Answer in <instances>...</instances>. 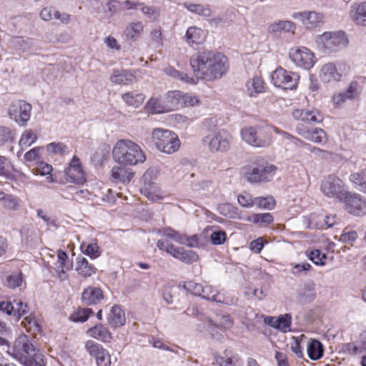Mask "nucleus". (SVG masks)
Segmentation results:
<instances>
[{"mask_svg":"<svg viewBox=\"0 0 366 366\" xmlns=\"http://www.w3.org/2000/svg\"><path fill=\"white\" fill-rule=\"evenodd\" d=\"M9 162L3 156H0V177H5L7 179H12L13 175L8 171Z\"/></svg>","mask_w":366,"mask_h":366,"instance_id":"obj_52","label":"nucleus"},{"mask_svg":"<svg viewBox=\"0 0 366 366\" xmlns=\"http://www.w3.org/2000/svg\"><path fill=\"white\" fill-rule=\"evenodd\" d=\"M103 299V291L99 287H88L81 294L82 302L86 305H97Z\"/></svg>","mask_w":366,"mask_h":366,"instance_id":"obj_22","label":"nucleus"},{"mask_svg":"<svg viewBox=\"0 0 366 366\" xmlns=\"http://www.w3.org/2000/svg\"><path fill=\"white\" fill-rule=\"evenodd\" d=\"M87 332L93 338L104 342H109L112 338L111 332L103 325H97L89 329Z\"/></svg>","mask_w":366,"mask_h":366,"instance_id":"obj_27","label":"nucleus"},{"mask_svg":"<svg viewBox=\"0 0 366 366\" xmlns=\"http://www.w3.org/2000/svg\"><path fill=\"white\" fill-rule=\"evenodd\" d=\"M264 247L263 240L262 238H258L251 242L249 249L254 253H259Z\"/></svg>","mask_w":366,"mask_h":366,"instance_id":"obj_63","label":"nucleus"},{"mask_svg":"<svg viewBox=\"0 0 366 366\" xmlns=\"http://www.w3.org/2000/svg\"><path fill=\"white\" fill-rule=\"evenodd\" d=\"M292 114L296 120L305 122L320 123L324 119L323 115L317 109H295Z\"/></svg>","mask_w":366,"mask_h":366,"instance_id":"obj_19","label":"nucleus"},{"mask_svg":"<svg viewBox=\"0 0 366 366\" xmlns=\"http://www.w3.org/2000/svg\"><path fill=\"white\" fill-rule=\"evenodd\" d=\"M341 202L345 204L348 212L360 216L366 213V202L362 200L360 195L347 192L341 197Z\"/></svg>","mask_w":366,"mask_h":366,"instance_id":"obj_15","label":"nucleus"},{"mask_svg":"<svg viewBox=\"0 0 366 366\" xmlns=\"http://www.w3.org/2000/svg\"><path fill=\"white\" fill-rule=\"evenodd\" d=\"M46 150L49 154H64L69 153L68 147L61 142H51L46 146Z\"/></svg>","mask_w":366,"mask_h":366,"instance_id":"obj_43","label":"nucleus"},{"mask_svg":"<svg viewBox=\"0 0 366 366\" xmlns=\"http://www.w3.org/2000/svg\"><path fill=\"white\" fill-rule=\"evenodd\" d=\"M144 30V25L141 21L129 23L125 28L124 35L127 41L134 42L139 39Z\"/></svg>","mask_w":366,"mask_h":366,"instance_id":"obj_24","label":"nucleus"},{"mask_svg":"<svg viewBox=\"0 0 366 366\" xmlns=\"http://www.w3.org/2000/svg\"><path fill=\"white\" fill-rule=\"evenodd\" d=\"M15 132L11 128L0 126V146H3L6 143L13 142L15 139Z\"/></svg>","mask_w":366,"mask_h":366,"instance_id":"obj_38","label":"nucleus"},{"mask_svg":"<svg viewBox=\"0 0 366 366\" xmlns=\"http://www.w3.org/2000/svg\"><path fill=\"white\" fill-rule=\"evenodd\" d=\"M84 254L89 256L92 259H95L100 256L101 252L99 250V247L97 243H90L86 246V248L84 251Z\"/></svg>","mask_w":366,"mask_h":366,"instance_id":"obj_55","label":"nucleus"},{"mask_svg":"<svg viewBox=\"0 0 366 366\" xmlns=\"http://www.w3.org/2000/svg\"><path fill=\"white\" fill-rule=\"evenodd\" d=\"M348 69L347 65L343 62L339 63L337 65L332 62L327 63L322 67L320 77L324 82L339 81L343 75L346 74Z\"/></svg>","mask_w":366,"mask_h":366,"instance_id":"obj_13","label":"nucleus"},{"mask_svg":"<svg viewBox=\"0 0 366 366\" xmlns=\"http://www.w3.org/2000/svg\"><path fill=\"white\" fill-rule=\"evenodd\" d=\"M40 149V147H35L31 149L24 154V159L29 162L38 159L39 158V152Z\"/></svg>","mask_w":366,"mask_h":366,"instance_id":"obj_62","label":"nucleus"},{"mask_svg":"<svg viewBox=\"0 0 366 366\" xmlns=\"http://www.w3.org/2000/svg\"><path fill=\"white\" fill-rule=\"evenodd\" d=\"M322 344L317 340H312L307 345V355L312 360H317L323 356Z\"/></svg>","mask_w":366,"mask_h":366,"instance_id":"obj_29","label":"nucleus"},{"mask_svg":"<svg viewBox=\"0 0 366 366\" xmlns=\"http://www.w3.org/2000/svg\"><path fill=\"white\" fill-rule=\"evenodd\" d=\"M220 296L219 292H216L210 285L202 286V292L200 297L204 299L212 301H217V298Z\"/></svg>","mask_w":366,"mask_h":366,"instance_id":"obj_49","label":"nucleus"},{"mask_svg":"<svg viewBox=\"0 0 366 366\" xmlns=\"http://www.w3.org/2000/svg\"><path fill=\"white\" fill-rule=\"evenodd\" d=\"M147 106L149 110H150L152 113H162L167 109H164L163 107L161 106V101L157 98H151L148 102Z\"/></svg>","mask_w":366,"mask_h":366,"instance_id":"obj_54","label":"nucleus"},{"mask_svg":"<svg viewBox=\"0 0 366 366\" xmlns=\"http://www.w3.org/2000/svg\"><path fill=\"white\" fill-rule=\"evenodd\" d=\"M291 319L292 317L290 314L279 316L277 323V330H280L283 332L289 331L290 330Z\"/></svg>","mask_w":366,"mask_h":366,"instance_id":"obj_46","label":"nucleus"},{"mask_svg":"<svg viewBox=\"0 0 366 366\" xmlns=\"http://www.w3.org/2000/svg\"><path fill=\"white\" fill-rule=\"evenodd\" d=\"M184 7L192 13L208 17L211 15V9L208 5L193 3H184Z\"/></svg>","mask_w":366,"mask_h":366,"instance_id":"obj_34","label":"nucleus"},{"mask_svg":"<svg viewBox=\"0 0 366 366\" xmlns=\"http://www.w3.org/2000/svg\"><path fill=\"white\" fill-rule=\"evenodd\" d=\"M224 357L216 356L215 361L217 366H229L232 365V359L227 355V350L224 351Z\"/></svg>","mask_w":366,"mask_h":366,"instance_id":"obj_61","label":"nucleus"},{"mask_svg":"<svg viewBox=\"0 0 366 366\" xmlns=\"http://www.w3.org/2000/svg\"><path fill=\"white\" fill-rule=\"evenodd\" d=\"M24 366H44V355L34 344V340L24 334L20 335L8 351Z\"/></svg>","mask_w":366,"mask_h":366,"instance_id":"obj_2","label":"nucleus"},{"mask_svg":"<svg viewBox=\"0 0 366 366\" xmlns=\"http://www.w3.org/2000/svg\"><path fill=\"white\" fill-rule=\"evenodd\" d=\"M16 308L14 310V314L20 318L21 316L26 313L27 305L24 303L21 300H14Z\"/></svg>","mask_w":366,"mask_h":366,"instance_id":"obj_59","label":"nucleus"},{"mask_svg":"<svg viewBox=\"0 0 366 366\" xmlns=\"http://www.w3.org/2000/svg\"><path fill=\"white\" fill-rule=\"evenodd\" d=\"M64 172L67 179L71 182L82 184L86 182L85 173L82 169L80 159L76 156L73 157Z\"/></svg>","mask_w":366,"mask_h":366,"instance_id":"obj_17","label":"nucleus"},{"mask_svg":"<svg viewBox=\"0 0 366 366\" xmlns=\"http://www.w3.org/2000/svg\"><path fill=\"white\" fill-rule=\"evenodd\" d=\"M108 322L113 327H121L126 322L124 312L119 305H114L108 316Z\"/></svg>","mask_w":366,"mask_h":366,"instance_id":"obj_25","label":"nucleus"},{"mask_svg":"<svg viewBox=\"0 0 366 366\" xmlns=\"http://www.w3.org/2000/svg\"><path fill=\"white\" fill-rule=\"evenodd\" d=\"M312 269L310 264L307 262H302L295 264L291 269V273L296 276H301L302 274H307L309 271Z\"/></svg>","mask_w":366,"mask_h":366,"instance_id":"obj_48","label":"nucleus"},{"mask_svg":"<svg viewBox=\"0 0 366 366\" xmlns=\"http://www.w3.org/2000/svg\"><path fill=\"white\" fill-rule=\"evenodd\" d=\"M92 314H93V311L90 308H79L71 317L74 322H84L89 319Z\"/></svg>","mask_w":366,"mask_h":366,"instance_id":"obj_44","label":"nucleus"},{"mask_svg":"<svg viewBox=\"0 0 366 366\" xmlns=\"http://www.w3.org/2000/svg\"><path fill=\"white\" fill-rule=\"evenodd\" d=\"M112 154L114 159L124 166H134L146 160L141 147L129 139L119 140L113 148Z\"/></svg>","mask_w":366,"mask_h":366,"instance_id":"obj_3","label":"nucleus"},{"mask_svg":"<svg viewBox=\"0 0 366 366\" xmlns=\"http://www.w3.org/2000/svg\"><path fill=\"white\" fill-rule=\"evenodd\" d=\"M76 270L83 277H91L96 272V267L89 264L85 257H78L76 258Z\"/></svg>","mask_w":366,"mask_h":366,"instance_id":"obj_26","label":"nucleus"},{"mask_svg":"<svg viewBox=\"0 0 366 366\" xmlns=\"http://www.w3.org/2000/svg\"><path fill=\"white\" fill-rule=\"evenodd\" d=\"M289 56L292 61L297 66L304 69H310L315 63V56L306 47H294L290 50Z\"/></svg>","mask_w":366,"mask_h":366,"instance_id":"obj_11","label":"nucleus"},{"mask_svg":"<svg viewBox=\"0 0 366 366\" xmlns=\"http://www.w3.org/2000/svg\"><path fill=\"white\" fill-rule=\"evenodd\" d=\"M185 38L189 44H202L205 40V34L199 28L190 26L186 31Z\"/></svg>","mask_w":366,"mask_h":366,"instance_id":"obj_28","label":"nucleus"},{"mask_svg":"<svg viewBox=\"0 0 366 366\" xmlns=\"http://www.w3.org/2000/svg\"><path fill=\"white\" fill-rule=\"evenodd\" d=\"M109 79L114 84L129 85L136 81L135 71L125 69H114Z\"/></svg>","mask_w":366,"mask_h":366,"instance_id":"obj_20","label":"nucleus"},{"mask_svg":"<svg viewBox=\"0 0 366 366\" xmlns=\"http://www.w3.org/2000/svg\"><path fill=\"white\" fill-rule=\"evenodd\" d=\"M227 236L224 231L218 230L213 232L210 235L211 243L214 245L223 244L226 240Z\"/></svg>","mask_w":366,"mask_h":366,"instance_id":"obj_53","label":"nucleus"},{"mask_svg":"<svg viewBox=\"0 0 366 366\" xmlns=\"http://www.w3.org/2000/svg\"><path fill=\"white\" fill-rule=\"evenodd\" d=\"M241 135L244 141L256 147H268L271 143V137L267 132L259 127L243 128Z\"/></svg>","mask_w":366,"mask_h":366,"instance_id":"obj_9","label":"nucleus"},{"mask_svg":"<svg viewBox=\"0 0 366 366\" xmlns=\"http://www.w3.org/2000/svg\"><path fill=\"white\" fill-rule=\"evenodd\" d=\"M316 42L323 53L331 54L347 47L349 40L342 31H326L317 37Z\"/></svg>","mask_w":366,"mask_h":366,"instance_id":"obj_4","label":"nucleus"},{"mask_svg":"<svg viewBox=\"0 0 366 366\" xmlns=\"http://www.w3.org/2000/svg\"><path fill=\"white\" fill-rule=\"evenodd\" d=\"M247 88L249 96H255L264 92V81L261 77L254 76L247 82Z\"/></svg>","mask_w":366,"mask_h":366,"instance_id":"obj_32","label":"nucleus"},{"mask_svg":"<svg viewBox=\"0 0 366 366\" xmlns=\"http://www.w3.org/2000/svg\"><path fill=\"white\" fill-rule=\"evenodd\" d=\"M275 359L277 362L278 366H290L287 357L285 353L282 352H276Z\"/></svg>","mask_w":366,"mask_h":366,"instance_id":"obj_64","label":"nucleus"},{"mask_svg":"<svg viewBox=\"0 0 366 366\" xmlns=\"http://www.w3.org/2000/svg\"><path fill=\"white\" fill-rule=\"evenodd\" d=\"M276 171L272 164H259L248 166L244 173L246 179L251 184H259L270 181Z\"/></svg>","mask_w":366,"mask_h":366,"instance_id":"obj_6","label":"nucleus"},{"mask_svg":"<svg viewBox=\"0 0 366 366\" xmlns=\"http://www.w3.org/2000/svg\"><path fill=\"white\" fill-rule=\"evenodd\" d=\"M292 18L300 20L307 29H314L323 21L324 15L315 11H300L292 14Z\"/></svg>","mask_w":366,"mask_h":366,"instance_id":"obj_18","label":"nucleus"},{"mask_svg":"<svg viewBox=\"0 0 366 366\" xmlns=\"http://www.w3.org/2000/svg\"><path fill=\"white\" fill-rule=\"evenodd\" d=\"M189 64L196 78L207 81L220 79L228 70L226 56L209 50L199 51L192 54Z\"/></svg>","mask_w":366,"mask_h":366,"instance_id":"obj_1","label":"nucleus"},{"mask_svg":"<svg viewBox=\"0 0 366 366\" xmlns=\"http://www.w3.org/2000/svg\"><path fill=\"white\" fill-rule=\"evenodd\" d=\"M275 199L272 196L266 197H258L254 198V205L260 209H272L275 206Z\"/></svg>","mask_w":366,"mask_h":366,"instance_id":"obj_39","label":"nucleus"},{"mask_svg":"<svg viewBox=\"0 0 366 366\" xmlns=\"http://www.w3.org/2000/svg\"><path fill=\"white\" fill-rule=\"evenodd\" d=\"M134 173L130 168L119 164L114 166L111 171L112 179L115 183H128L131 181Z\"/></svg>","mask_w":366,"mask_h":366,"instance_id":"obj_21","label":"nucleus"},{"mask_svg":"<svg viewBox=\"0 0 366 366\" xmlns=\"http://www.w3.org/2000/svg\"><path fill=\"white\" fill-rule=\"evenodd\" d=\"M357 238V234L355 231H344L340 237V240L343 243L352 244Z\"/></svg>","mask_w":366,"mask_h":366,"instance_id":"obj_60","label":"nucleus"},{"mask_svg":"<svg viewBox=\"0 0 366 366\" xmlns=\"http://www.w3.org/2000/svg\"><path fill=\"white\" fill-rule=\"evenodd\" d=\"M122 98L127 104L134 107H139L144 100V94L134 92L122 94Z\"/></svg>","mask_w":366,"mask_h":366,"instance_id":"obj_33","label":"nucleus"},{"mask_svg":"<svg viewBox=\"0 0 366 366\" xmlns=\"http://www.w3.org/2000/svg\"><path fill=\"white\" fill-rule=\"evenodd\" d=\"M22 282V273L21 272H12L6 277L4 285L9 288L14 289L20 287Z\"/></svg>","mask_w":366,"mask_h":366,"instance_id":"obj_37","label":"nucleus"},{"mask_svg":"<svg viewBox=\"0 0 366 366\" xmlns=\"http://www.w3.org/2000/svg\"><path fill=\"white\" fill-rule=\"evenodd\" d=\"M350 180L357 186V189L366 194V181L360 173L352 174Z\"/></svg>","mask_w":366,"mask_h":366,"instance_id":"obj_50","label":"nucleus"},{"mask_svg":"<svg viewBox=\"0 0 366 366\" xmlns=\"http://www.w3.org/2000/svg\"><path fill=\"white\" fill-rule=\"evenodd\" d=\"M322 192L327 197L337 198L341 202V197L345 196L347 191L343 190L342 182L335 176H329L321 185Z\"/></svg>","mask_w":366,"mask_h":366,"instance_id":"obj_16","label":"nucleus"},{"mask_svg":"<svg viewBox=\"0 0 366 366\" xmlns=\"http://www.w3.org/2000/svg\"><path fill=\"white\" fill-rule=\"evenodd\" d=\"M251 218L253 223L261 225L269 224L274 220L273 216L270 213L254 214Z\"/></svg>","mask_w":366,"mask_h":366,"instance_id":"obj_45","label":"nucleus"},{"mask_svg":"<svg viewBox=\"0 0 366 366\" xmlns=\"http://www.w3.org/2000/svg\"><path fill=\"white\" fill-rule=\"evenodd\" d=\"M152 138L157 149L165 154H173L180 147V141L177 135L168 129H154Z\"/></svg>","mask_w":366,"mask_h":366,"instance_id":"obj_5","label":"nucleus"},{"mask_svg":"<svg viewBox=\"0 0 366 366\" xmlns=\"http://www.w3.org/2000/svg\"><path fill=\"white\" fill-rule=\"evenodd\" d=\"M326 258V254L319 249L312 250L309 254V259L317 265H324Z\"/></svg>","mask_w":366,"mask_h":366,"instance_id":"obj_47","label":"nucleus"},{"mask_svg":"<svg viewBox=\"0 0 366 366\" xmlns=\"http://www.w3.org/2000/svg\"><path fill=\"white\" fill-rule=\"evenodd\" d=\"M350 16L357 25L366 26V2L352 4L350 9Z\"/></svg>","mask_w":366,"mask_h":366,"instance_id":"obj_23","label":"nucleus"},{"mask_svg":"<svg viewBox=\"0 0 366 366\" xmlns=\"http://www.w3.org/2000/svg\"><path fill=\"white\" fill-rule=\"evenodd\" d=\"M2 200L5 207L13 210L18 209V200L15 197L11 194H7L6 196H4V197H2Z\"/></svg>","mask_w":366,"mask_h":366,"instance_id":"obj_57","label":"nucleus"},{"mask_svg":"<svg viewBox=\"0 0 366 366\" xmlns=\"http://www.w3.org/2000/svg\"><path fill=\"white\" fill-rule=\"evenodd\" d=\"M239 204L244 207H251L254 205V199L248 193L239 194L237 197Z\"/></svg>","mask_w":366,"mask_h":366,"instance_id":"obj_56","label":"nucleus"},{"mask_svg":"<svg viewBox=\"0 0 366 366\" xmlns=\"http://www.w3.org/2000/svg\"><path fill=\"white\" fill-rule=\"evenodd\" d=\"M231 138L228 132L222 129L205 136L202 143L211 152H224L229 149Z\"/></svg>","mask_w":366,"mask_h":366,"instance_id":"obj_7","label":"nucleus"},{"mask_svg":"<svg viewBox=\"0 0 366 366\" xmlns=\"http://www.w3.org/2000/svg\"><path fill=\"white\" fill-rule=\"evenodd\" d=\"M208 323L211 328L207 330L212 332L214 327L227 329L232 326L233 322L229 315H222L219 318L218 323L214 324L212 320H208Z\"/></svg>","mask_w":366,"mask_h":366,"instance_id":"obj_41","label":"nucleus"},{"mask_svg":"<svg viewBox=\"0 0 366 366\" xmlns=\"http://www.w3.org/2000/svg\"><path fill=\"white\" fill-rule=\"evenodd\" d=\"M344 352L351 355H360V349L359 342L357 343L349 342L343 345Z\"/></svg>","mask_w":366,"mask_h":366,"instance_id":"obj_58","label":"nucleus"},{"mask_svg":"<svg viewBox=\"0 0 366 366\" xmlns=\"http://www.w3.org/2000/svg\"><path fill=\"white\" fill-rule=\"evenodd\" d=\"M31 105L24 100L13 102L8 108V114L18 125L26 126L31 117Z\"/></svg>","mask_w":366,"mask_h":366,"instance_id":"obj_10","label":"nucleus"},{"mask_svg":"<svg viewBox=\"0 0 366 366\" xmlns=\"http://www.w3.org/2000/svg\"><path fill=\"white\" fill-rule=\"evenodd\" d=\"M37 139L36 134L31 129L25 130L21 136L19 145L21 149L24 150Z\"/></svg>","mask_w":366,"mask_h":366,"instance_id":"obj_36","label":"nucleus"},{"mask_svg":"<svg viewBox=\"0 0 366 366\" xmlns=\"http://www.w3.org/2000/svg\"><path fill=\"white\" fill-rule=\"evenodd\" d=\"M300 76L284 69L277 68L272 74V81L274 86L285 89H293L296 88Z\"/></svg>","mask_w":366,"mask_h":366,"instance_id":"obj_12","label":"nucleus"},{"mask_svg":"<svg viewBox=\"0 0 366 366\" xmlns=\"http://www.w3.org/2000/svg\"><path fill=\"white\" fill-rule=\"evenodd\" d=\"M85 349L90 356L95 358L97 366L111 365V356L102 345L88 340L85 343Z\"/></svg>","mask_w":366,"mask_h":366,"instance_id":"obj_14","label":"nucleus"},{"mask_svg":"<svg viewBox=\"0 0 366 366\" xmlns=\"http://www.w3.org/2000/svg\"><path fill=\"white\" fill-rule=\"evenodd\" d=\"M357 84L352 82L346 92H340L333 97V102L336 104L344 102L346 99H352L356 94Z\"/></svg>","mask_w":366,"mask_h":366,"instance_id":"obj_35","label":"nucleus"},{"mask_svg":"<svg viewBox=\"0 0 366 366\" xmlns=\"http://www.w3.org/2000/svg\"><path fill=\"white\" fill-rule=\"evenodd\" d=\"M315 297V285L312 282H306L299 292V299L303 303L312 302Z\"/></svg>","mask_w":366,"mask_h":366,"instance_id":"obj_30","label":"nucleus"},{"mask_svg":"<svg viewBox=\"0 0 366 366\" xmlns=\"http://www.w3.org/2000/svg\"><path fill=\"white\" fill-rule=\"evenodd\" d=\"M159 250L166 252L173 257L185 264H192L198 259V254L192 250H186L183 247H177L171 244L168 240L159 239L157 243Z\"/></svg>","mask_w":366,"mask_h":366,"instance_id":"obj_8","label":"nucleus"},{"mask_svg":"<svg viewBox=\"0 0 366 366\" xmlns=\"http://www.w3.org/2000/svg\"><path fill=\"white\" fill-rule=\"evenodd\" d=\"M162 235L179 244L184 243V239H186L184 234H182L171 227L164 228L162 231Z\"/></svg>","mask_w":366,"mask_h":366,"instance_id":"obj_42","label":"nucleus"},{"mask_svg":"<svg viewBox=\"0 0 366 366\" xmlns=\"http://www.w3.org/2000/svg\"><path fill=\"white\" fill-rule=\"evenodd\" d=\"M182 287L187 291L197 296H200L201 292H202V285L193 281L184 282Z\"/></svg>","mask_w":366,"mask_h":366,"instance_id":"obj_51","label":"nucleus"},{"mask_svg":"<svg viewBox=\"0 0 366 366\" xmlns=\"http://www.w3.org/2000/svg\"><path fill=\"white\" fill-rule=\"evenodd\" d=\"M306 139L315 143H325L327 141L326 132L322 129L316 128L313 131H310Z\"/></svg>","mask_w":366,"mask_h":366,"instance_id":"obj_40","label":"nucleus"},{"mask_svg":"<svg viewBox=\"0 0 366 366\" xmlns=\"http://www.w3.org/2000/svg\"><path fill=\"white\" fill-rule=\"evenodd\" d=\"M295 29L296 26L291 21H279L271 24L268 27L269 31L273 33L281 31L294 33Z\"/></svg>","mask_w":366,"mask_h":366,"instance_id":"obj_31","label":"nucleus"}]
</instances>
